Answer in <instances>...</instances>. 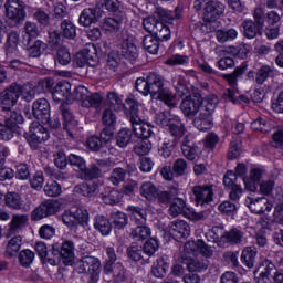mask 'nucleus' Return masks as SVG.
<instances>
[{
    "mask_svg": "<svg viewBox=\"0 0 283 283\" xmlns=\"http://www.w3.org/2000/svg\"><path fill=\"white\" fill-rule=\"evenodd\" d=\"M148 85L150 96L153 98L163 101V103L170 107V109H174L178 106V103H176V94L169 91V88L165 87V77H163L160 74H148Z\"/></svg>",
    "mask_w": 283,
    "mask_h": 283,
    "instance_id": "1",
    "label": "nucleus"
},
{
    "mask_svg": "<svg viewBox=\"0 0 283 283\" xmlns=\"http://www.w3.org/2000/svg\"><path fill=\"white\" fill-rule=\"evenodd\" d=\"M218 107V98H207L198 116L193 117L192 124L199 132L213 129V112Z\"/></svg>",
    "mask_w": 283,
    "mask_h": 283,
    "instance_id": "2",
    "label": "nucleus"
},
{
    "mask_svg": "<svg viewBox=\"0 0 283 283\" xmlns=\"http://www.w3.org/2000/svg\"><path fill=\"white\" fill-rule=\"evenodd\" d=\"M29 147L33 151H38L43 147V143L50 139V133L43 125H33L30 127L29 132L23 134Z\"/></svg>",
    "mask_w": 283,
    "mask_h": 283,
    "instance_id": "3",
    "label": "nucleus"
},
{
    "mask_svg": "<svg viewBox=\"0 0 283 283\" xmlns=\"http://www.w3.org/2000/svg\"><path fill=\"white\" fill-rule=\"evenodd\" d=\"M21 94H23V86L21 84L12 83L8 88L0 93V105L2 109L10 112L11 107L15 106Z\"/></svg>",
    "mask_w": 283,
    "mask_h": 283,
    "instance_id": "4",
    "label": "nucleus"
},
{
    "mask_svg": "<svg viewBox=\"0 0 283 283\" xmlns=\"http://www.w3.org/2000/svg\"><path fill=\"white\" fill-rule=\"evenodd\" d=\"M202 107V97L198 94L186 96L180 103V111L184 116L189 119H193L198 115Z\"/></svg>",
    "mask_w": 283,
    "mask_h": 283,
    "instance_id": "5",
    "label": "nucleus"
},
{
    "mask_svg": "<svg viewBox=\"0 0 283 283\" xmlns=\"http://www.w3.org/2000/svg\"><path fill=\"white\" fill-rule=\"evenodd\" d=\"M191 191L197 207H207L208 205H211L214 195L213 185H197L192 187Z\"/></svg>",
    "mask_w": 283,
    "mask_h": 283,
    "instance_id": "6",
    "label": "nucleus"
},
{
    "mask_svg": "<svg viewBox=\"0 0 283 283\" xmlns=\"http://www.w3.org/2000/svg\"><path fill=\"white\" fill-rule=\"evenodd\" d=\"M182 156L191 163L199 160L202 156V149L193 142L191 134L186 135L180 142Z\"/></svg>",
    "mask_w": 283,
    "mask_h": 283,
    "instance_id": "7",
    "label": "nucleus"
},
{
    "mask_svg": "<svg viewBox=\"0 0 283 283\" xmlns=\"http://www.w3.org/2000/svg\"><path fill=\"white\" fill-rule=\"evenodd\" d=\"M6 17L19 23L25 20V2L23 0H7L4 3Z\"/></svg>",
    "mask_w": 283,
    "mask_h": 283,
    "instance_id": "8",
    "label": "nucleus"
},
{
    "mask_svg": "<svg viewBox=\"0 0 283 283\" xmlns=\"http://www.w3.org/2000/svg\"><path fill=\"white\" fill-rule=\"evenodd\" d=\"M61 209V203L57 202L54 199H49L43 201L40 206H38L32 214V220H43V218H49V216H54L55 213H59V210Z\"/></svg>",
    "mask_w": 283,
    "mask_h": 283,
    "instance_id": "9",
    "label": "nucleus"
},
{
    "mask_svg": "<svg viewBox=\"0 0 283 283\" xmlns=\"http://www.w3.org/2000/svg\"><path fill=\"white\" fill-rule=\"evenodd\" d=\"M76 273L96 275L101 271V261L95 256H83L74 264Z\"/></svg>",
    "mask_w": 283,
    "mask_h": 283,
    "instance_id": "10",
    "label": "nucleus"
},
{
    "mask_svg": "<svg viewBox=\"0 0 283 283\" xmlns=\"http://www.w3.org/2000/svg\"><path fill=\"white\" fill-rule=\"evenodd\" d=\"M59 109L64 118V123H63L64 132H66L70 138H74V129L78 127V122L74 118V115L70 109V105H67V103H62Z\"/></svg>",
    "mask_w": 283,
    "mask_h": 283,
    "instance_id": "11",
    "label": "nucleus"
},
{
    "mask_svg": "<svg viewBox=\"0 0 283 283\" xmlns=\"http://www.w3.org/2000/svg\"><path fill=\"white\" fill-rule=\"evenodd\" d=\"M224 4L220 1H208L203 8V19L211 23L224 14Z\"/></svg>",
    "mask_w": 283,
    "mask_h": 283,
    "instance_id": "12",
    "label": "nucleus"
},
{
    "mask_svg": "<svg viewBox=\"0 0 283 283\" xmlns=\"http://www.w3.org/2000/svg\"><path fill=\"white\" fill-rule=\"evenodd\" d=\"M72 84L66 81L57 82L52 88V98L55 103H65L72 101Z\"/></svg>",
    "mask_w": 283,
    "mask_h": 283,
    "instance_id": "13",
    "label": "nucleus"
},
{
    "mask_svg": "<svg viewBox=\"0 0 283 283\" xmlns=\"http://www.w3.org/2000/svg\"><path fill=\"white\" fill-rule=\"evenodd\" d=\"M50 102L46 98H39L32 104V114L40 123H48L50 116Z\"/></svg>",
    "mask_w": 283,
    "mask_h": 283,
    "instance_id": "14",
    "label": "nucleus"
},
{
    "mask_svg": "<svg viewBox=\"0 0 283 283\" xmlns=\"http://www.w3.org/2000/svg\"><path fill=\"white\" fill-rule=\"evenodd\" d=\"M245 206L250 209L252 213L262 214L264 211H271V205H269V199L261 197V198H253L247 197L245 198Z\"/></svg>",
    "mask_w": 283,
    "mask_h": 283,
    "instance_id": "15",
    "label": "nucleus"
},
{
    "mask_svg": "<svg viewBox=\"0 0 283 283\" xmlns=\"http://www.w3.org/2000/svg\"><path fill=\"white\" fill-rule=\"evenodd\" d=\"M19 43H21V35L19 31L9 32L4 44L6 54L9 59H14V56H19Z\"/></svg>",
    "mask_w": 283,
    "mask_h": 283,
    "instance_id": "16",
    "label": "nucleus"
},
{
    "mask_svg": "<svg viewBox=\"0 0 283 283\" xmlns=\"http://www.w3.org/2000/svg\"><path fill=\"white\" fill-rule=\"evenodd\" d=\"M101 19V10L96 8L84 9L78 18V24L83 28H90L94 23H98Z\"/></svg>",
    "mask_w": 283,
    "mask_h": 283,
    "instance_id": "17",
    "label": "nucleus"
},
{
    "mask_svg": "<svg viewBox=\"0 0 283 283\" xmlns=\"http://www.w3.org/2000/svg\"><path fill=\"white\" fill-rule=\"evenodd\" d=\"M191 228L189 227V223L184 220H177L170 224V235H172L177 242L185 238H189Z\"/></svg>",
    "mask_w": 283,
    "mask_h": 283,
    "instance_id": "18",
    "label": "nucleus"
},
{
    "mask_svg": "<svg viewBox=\"0 0 283 283\" xmlns=\"http://www.w3.org/2000/svg\"><path fill=\"white\" fill-rule=\"evenodd\" d=\"M259 266L260 269H263L261 271V273L259 274V276L254 277V281L256 283H260V282H271V275H275L276 272V268H275V264L272 263L271 260L269 259H262L260 262H259Z\"/></svg>",
    "mask_w": 283,
    "mask_h": 283,
    "instance_id": "19",
    "label": "nucleus"
},
{
    "mask_svg": "<svg viewBox=\"0 0 283 283\" xmlns=\"http://www.w3.org/2000/svg\"><path fill=\"white\" fill-rule=\"evenodd\" d=\"M122 56L130 63L138 59V46H136L134 38H127L122 42Z\"/></svg>",
    "mask_w": 283,
    "mask_h": 283,
    "instance_id": "20",
    "label": "nucleus"
},
{
    "mask_svg": "<svg viewBox=\"0 0 283 283\" xmlns=\"http://www.w3.org/2000/svg\"><path fill=\"white\" fill-rule=\"evenodd\" d=\"M273 67L269 65H263L259 70H256L255 73H253V71H250L248 73V78H253L256 85H264V82L273 77Z\"/></svg>",
    "mask_w": 283,
    "mask_h": 283,
    "instance_id": "21",
    "label": "nucleus"
},
{
    "mask_svg": "<svg viewBox=\"0 0 283 283\" xmlns=\"http://www.w3.org/2000/svg\"><path fill=\"white\" fill-rule=\"evenodd\" d=\"M181 262L182 264H186L187 270L190 273H200L202 271H207L209 268V261L207 260H193L191 256H185V254H181Z\"/></svg>",
    "mask_w": 283,
    "mask_h": 283,
    "instance_id": "22",
    "label": "nucleus"
},
{
    "mask_svg": "<svg viewBox=\"0 0 283 283\" xmlns=\"http://www.w3.org/2000/svg\"><path fill=\"white\" fill-rule=\"evenodd\" d=\"M28 220H30L28 214H12L8 228V235H17L28 224Z\"/></svg>",
    "mask_w": 283,
    "mask_h": 283,
    "instance_id": "23",
    "label": "nucleus"
},
{
    "mask_svg": "<svg viewBox=\"0 0 283 283\" xmlns=\"http://www.w3.org/2000/svg\"><path fill=\"white\" fill-rule=\"evenodd\" d=\"M130 125L135 136H137V138H142V140H148V138H151L154 135V126L143 122V119Z\"/></svg>",
    "mask_w": 283,
    "mask_h": 283,
    "instance_id": "24",
    "label": "nucleus"
},
{
    "mask_svg": "<svg viewBox=\"0 0 283 283\" xmlns=\"http://www.w3.org/2000/svg\"><path fill=\"white\" fill-rule=\"evenodd\" d=\"M75 245L72 241L66 240L60 247L61 260L65 266H70L74 262Z\"/></svg>",
    "mask_w": 283,
    "mask_h": 283,
    "instance_id": "25",
    "label": "nucleus"
},
{
    "mask_svg": "<svg viewBox=\"0 0 283 283\" xmlns=\"http://www.w3.org/2000/svg\"><path fill=\"white\" fill-rule=\"evenodd\" d=\"M169 271V259L167 256H159L156 262H154L151 266V275L154 277L163 279L165 275H167V272Z\"/></svg>",
    "mask_w": 283,
    "mask_h": 283,
    "instance_id": "26",
    "label": "nucleus"
},
{
    "mask_svg": "<svg viewBox=\"0 0 283 283\" xmlns=\"http://www.w3.org/2000/svg\"><path fill=\"white\" fill-rule=\"evenodd\" d=\"M258 258V248L251 245L245 247L241 253V262L248 269H253L255 266V260Z\"/></svg>",
    "mask_w": 283,
    "mask_h": 283,
    "instance_id": "27",
    "label": "nucleus"
},
{
    "mask_svg": "<svg viewBox=\"0 0 283 283\" xmlns=\"http://www.w3.org/2000/svg\"><path fill=\"white\" fill-rule=\"evenodd\" d=\"M221 240L228 242V244H242L244 241V232L238 228H232L221 235Z\"/></svg>",
    "mask_w": 283,
    "mask_h": 283,
    "instance_id": "28",
    "label": "nucleus"
},
{
    "mask_svg": "<svg viewBox=\"0 0 283 283\" xmlns=\"http://www.w3.org/2000/svg\"><path fill=\"white\" fill-rule=\"evenodd\" d=\"M98 185L96 184L83 182L74 187V192L81 193V196H84L85 198H94L98 196Z\"/></svg>",
    "mask_w": 283,
    "mask_h": 283,
    "instance_id": "29",
    "label": "nucleus"
},
{
    "mask_svg": "<svg viewBox=\"0 0 283 283\" xmlns=\"http://www.w3.org/2000/svg\"><path fill=\"white\" fill-rule=\"evenodd\" d=\"M60 33L64 39H69V41H74L76 39V25L72 20L64 19L60 23Z\"/></svg>",
    "mask_w": 283,
    "mask_h": 283,
    "instance_id": "30",
    "label": "nucleus"
},
{
    "mask_svg": "<svg viewBox=\"0 0 283 283\" xmlns=\"http://www.w3.org/2000/svg\"><path fill=\"white\" fill-rule=\"evenodd\" d=\"M4 205L13 211L23 209V200L21 199V195H19V192H7L4 195Z\"/></svg>",
    "mask_w": 283,
    "mask_h": 283,
    "instance_id": "31",
    "label": "nucleus"
},
{
    "mask_svg": "<svg viewBox=\"0 0 283 283\" xmlns=\"http://www.w3.org/2000/svg\"><path fill=\"white\" fill-rule=\"evenodd\" d=\"M133 136H134V132H132V129L122 128L115 137L117 147H119L120 149H125V147H127L128 145H132Z\"/></svg>",
    "mask_w": 283,
    "mask_h": 283,
    "instance_id": "32",
    "label": "nucleus"
},
{
    "mask_svg": "<svg viewBox=\"0 0 283 283\" xmlns=\"http://www.w3.org/2000/svg\"><path fill=\"white\" fill-rule=\"evenodd\" d=\"M241 27L243 28V36L245 39H255L258 34L262 35V29L253 20H244Z\"/></svg>",
    "mask_w": 283,
    "mask_h": 283,
    "instance_id": "33",
    "label": "nucleus"
},
{
    "mask_svg": "<svg viewBox=\"0 0 283 283\" xmlns=\"http://www.w3.org/2000/svg\"><path fill=\"white\" fill-rule=\"evenodd\" d=\"M94 229L99 231L102 235H109L112 233V222L107 217L98 214L95 217Z\"/></svg>",
    "mask_w": 283,
    "mask_h": 283,
    "instance_id": "34",
    "label": "nucleus"
},
{
    "mask_svg": "<svg viewBox=\"0 0 283 283\" xmlns=\"http://www.w3.org/2000/svg\"><path fill=\"white\" fill-rule=\"evenodd\" d=\"M178 196V188L170 187L168 190H157L156 199L159 205H169Z\"/></svg>",
    "mask_w": 283,
    "mask_h": 283,
    "instance_id": "35",
    "label": "nucleus"
},
{
    "mask_svg": "<svg viewBox=\"0 0 283 283\" xmlns=\"http://www.w3.org/2000/svg\"><path fill=\"white\" fill-rule=\"evenodd\" d=\"M223 98L226 101H229L230 103H233V105H242V103L249 104L250 99L245 95H240V93L228 88L223 93Z\"/></svg>",
    "mask_w": 283,
    "mask_h": 283,
    "instance_id": "36",
    "label": "nucleus"
},
{
    "mask_svg": "<svg viewBox=\"0 0 283 283\" xmlns=\"http://www.w3.org/2000/svg\"><path fill=\"white\" fill-rule=\"evenodd\" d=\"M151 235V229L145 224H137L130 232V238L140 242V240H148Z\"/></svg>",
    "mask_w": 283,
    "mask_h": 283,
    "instance_id": "37",
    "label": "nucleus"
},
{
    "mask_svg": "<svg viewBox=\"0 0 283 283\" xmlns=\"http://www.w3.org/2000/svg\"><path fill=\"white\" fill-rule=\"evenodd\" d=\"M143 46L149 54H158V50L160 48V40L153 35H146L143 39Z\"/></svg>",
    "mask_w": 283,
    "mask_h": 283,
    "instance_id": "38",
    "label": "nucleus"
},
{
    "mask_svg": "<svg viewBox=\"0 0 283 283\" xmlns=\"http://www.w3.org/2000/svg\"><path fill=\"white\" fill-rule=\"evenodd\" d=\"M140 196L143 198H146V200H156V196H158V188L151 182V181H146L140 186L139 189Z\"/></svg>",
    "mask_w": 283,
    "mask_h": 283,
    "instance_id": "39",
    "label": "nucleus"
},
{
    "mask_svg": "<svg viewBox=\"0 0 283 283\" xmlns=\"http://www.w3.org/2000/svg\"><path fill=\"white\" fill-rule=\"evenodd\" d=\"M216 39L219 43H227L228 41H235L238 39V30L221 29L216 32Z\"/></svg>",
    "mask_w": 283,
    "mask_h": 283,
    "instance_id": "40",
    "label": "nucleus"
},
{
    "mask_svg": "<svg viewBox=\"0 0 283 283\" xmlns=\"http://www.w3.org/2000/svg\"><path fill=\"white\" fill-rule=\"evenodd\" d=\"M111 273H113L114 283H125L128 280L127 270L122 263H115Z\"/></svg>",
    "mask_w": 283,
    "mask_h": 283,
    "instance_id": "41",
    "label": "nucleus"
},
{
    "mask_svg": "<svg viewBox=\"0 0 283 283\" xmlns=\"http://www.w3.org/2000/svg\"><path fill=\"white\" fill-rule=\"evenodd\" d=\"M41 34V30L39 29V24L36 22L27 21L24 23V36L28 39V43L30 41H34V39H39Z\"/></svg>",
    "mask_w": 283,
    "mask_h": 283,
    "instance_id": "42",
    "label": "nucleus"
},
{
    "mask_svg": "<svg viewBox=\"0 0 283 283\" xmlns=\"http://www.w3.org/2000/svg\"><path fill=\"white\" fill-rule=\"evenodd\" d=\"M125 178H127V169L117 167L112 170L108 181L112 182L114 187H118L120 182H125Z\"/></svg>",
    "mask_w": 283,
    "mask_h": 283,
    "instance_id": "43",
    "label": "nucleus"
},
{
    "mask_svg": "<svg viewBox=\"0 0 283 283\" xmlns=\"http://www.w3.org/2000/svg\"><path fill=\"white\" fill-rule=\"evenodd\" d=\"M128 211H130L132 218L136 224H145L147 222V210L140 207L129 206Z\"/></svg>",
    "mask_w": 283,
    "mask_h": 283,
    "instance_id": "44",
    "label": "nucleus"
},
{
    "mask_svg": "<svg viewBox=\"0 0 283 283\" xmlns=\"http://www.w3.org/2000/svg\"><path fill=\"white\" fill-rule=\"evenodd\" d=\"M111 220L115 229H125L126 224L129 222V218L125 212L116 211L111 213Z\"/></svg>",
    "mask_w": 283,
    "mask_h": 283,
    "instance_id": "45",
    "label": "nucleus"
},
{
    "mask_svg": "<svg viewBox=\"0 0 283 283\" xmlns=\"http://www.w3.org/2000/svg\"><path fill=\"white\" fill-rule=\"evenodd\" d=\"M126 105L128 106L129 109V115H128V119L129 123H140V116L139 111H138V101L133 99V98H127L126 99Z\"/></svg>",
    "mask_w": 283,
    "mask_h": 283,
    "instance_id": "46",
    "label": "nucleus"
},
{
    "mask_svg": "<svg viewBox=\"0 0 283 283\" xmlns=\"http://www.w3.org/2000/svg\"><path fill=\"white\" fill-rule=\"evenodd\" d=\"M106 103L111 109H115V112H118L125 107V104H123V97H120L116 92L107 93Z\"/></svg>",
    "mask_w": 283,
    "mask_h": 283,
    "instance_id": "47",
    "label": "nucleus"
},
{
    "mask_svg": "<svg viewBox=\"0 0 283 283\" xmlns=\"http://www.w3.org/2000/svg\"><path fill=\"white\" fill-rule=\"evenodd\" d=\"M168 132L170 136L175 138V140H180V138L182 140V138L188 135L185 124H176L174 122L171 123V125H169Z\"/></svg>",
    "mask_w": 283,
    "mask_h": 283,
    "instance_id": "48",
    "label": "nucleus"
},
{
    "mask_svg": "<svg viewBox=\"0 0 283 283\" xmlns=\"http://www.w3.org/2000/svg\"><path fill=\"white\" fill-rule=\"evenodd\" d=\"M123 25V18H105L102 28L106 32H118Z\"/></svg>",
    "mask_w": 283,
    "mask_h": 283,
    "instance_id": "49",
    "label": "nucleus"
},
{
    "mask_svg": "<svg viewBox=\"0 0 283 283\" xmlns=\"http://www.w3.org/2000/svg\"><path fill=\"white\" fill-rule=\"evenodd\" d=\"M84 180H96L103 176V170L96 164H91L90 167L85 166V170H82Z\"/></svg>",
    "mask_w": 283,
    "mask_h": 283,
    "instance_id": "50",
    "label": "nucleus"
},
{
    "mask_svg": "<svg viewBox=\"0 0 283 283\" xmlns=\"http://www.w3.org/2000/svg\"><path fill=\"white\" fill-rule=\"evenodd\" d=\"M21 244H23V239L21 235H15L11 238L7 244V253L10 255V258H13V255H17L21 249Z\"/></svg>",
    "mask_w": 283,
    "mask_h": 283,
    "instance_id": "51",
    "label": "nucleus"
},
{
    "mask_svg": "<svg viewBox=\"0 0 283 283\" xmlns=\"http://www.w3.org/2000/svg\"><path fill=\"white\" fill-rule=\"evenodd\" d=\"M153 35L159 41H169L171 39V29H169L167 23L161 22L160 24H157V30Z\"/></svg>",
    "mask_w": 283,
    "mask_h": 283,
    "instance_id": "52",
    "label": "nucleus"
},
{
    "mask_svg": "<svg viewBox=\"0 0 283 283\" xmlns=\"http://www.w3.org/2000/svg\"><path fill=\"white\" fill-rule=\"evenodd\" d=\"M187 207V203L184 201L182 198L175 197L172 199V203L169 208V213L172 216V218H178L182 211H185V208Z\"/></svg>",
    "mask_w": 283,
    "mask_h": 283,
    "instance_id": "53",
    "label": "nucleus"
},
{
    "mask_svg": "<svg viewBox=\"0 0 283 283\" xmlns=\"http://www.w3.org/2000/svg\"><path fill=\"white\" fill-rule=\"evenodd\" d=\"M106 255L107 260L104 265V273L105 275H109L112 274V268L114 266V264H116L115 262L116 260H118V258L116 256V251L112 247L106 248Z\"/></svg>",
    "mask_w": 283,
    "mask_h": 283,
    "instance_id": "54",
    "label": "nucleus"
},
{
    "mask_svg": "<svg viewBox=\"0 0 283 283\" xmlns=\"http://www.w3.org/2000/svg\"><path fill=\"white\" fill-rule=\"evenodd\" d=\"M55 63L60 65H70L72 63V54H70V50L65 46H61L57 49Z\"/></svg>",
    "mask_w": 283,
    "mask_h": 283,
    "instance_id": "55",
    "label": "nucleus"
},
{
    "mask_svg": "<svg viewBox=\"0 0 283 283\" xmlns=\"http://www.w3.org/2000/svg\"><path fill=\"white\" fill-rule=\"evenodd\" d=\"M84 54H86V63L88 67H96L98 65V55H96V48L94 44L85 48Z\"/></svg>",
    "mask_w": 283,
    "mask_h": 283,
    "instance_id": "56",
    "label": "nucleus"
},
{
    "mask_svg": "<svg viewBox=\"0 0 283 283\" xmlns=\"http://www.w3.org/2000/svg\"><path fill=\"white\" fill-rule=\"evenodd\" d=\"M90 96V90L85 86H77L71 94V101H81L82 107L85 105V101Z\"/></svg>",
    "mask_w": 283,
    "mask_h": 283,
    "instance_id": "57",
    "label": "nucleus"
},
{
    "mask_svg": "<svg viewBox=\"0 0 283 283\" xmlns=\"http://www.w3.org/2000/svg\"><path fill=\"white\" fill-rule=\"evenodd\" d=\"M231 54L233 56H237V59H247L249 56V53L251 52V45L241 43L238 46H232L230 50Z\"/></svg>",
    "mask_w": 283,
    "mask_h": 283,
    "instance_id": "58",
    "label": "nucleus"
},
{
    "mask_svg": "<svg viewBox=\"0 0 283 283\" xmlns=\"http://www.w3.org/2000/svg\"><path fill=\"white\" fill-rule=\"evenodd\" d=\"M135 90L143 94V96H149V75L147 77H138L135 82Z\"/></svg>",
    "mask_w": 283,
    "mask_h": 283,
    "instance_id": "59",
    "label": "nucleus"
},
{
    "mask_svg": "<svg viewBox=\"0 0 283 283\" xmlns=\"http://www.w3.org/2000/svg\"><path fill=\"white\" fill-rule=\"evenodd\" d=\"M18 260L21 266H24V269H28V266H30V264L34 262V252L28 249L22 250L18 255Z\"/></svg>",
    "mask_w": 283,
    "mask_h": 283,
    "instance_id": "60",
    "label": "nucleus"
},
{
    "mask_svg": "<svg viewBox=\"0 0 283 283\" xmlns=\"http://www.w3.org/2000/svg\"><path fill=\"white\" fill-rule=\"evenodd\" d=\"M44 193L49 198H59V195L62 193L61 185L56 181H50L44 186Z\"/></svg>",
    "mask_w": 283,
    "mask_h": 283,
    "instance_id": "61",
    "label": "nucleus"
},
{
    "mask_svg": "<svg viewBox=\"0 0 283 283\" xmlns=\"http://www.w3.org/2000/svg\"><path fill=\"white\" fill-rule=\"evenodd\" d=\"M158 249H160V243H158V239L156 238L148 239L143 248L144 253L148 255V258H151V255H154Z\"/></svg>",
    "mask_w": 283,
    "mask_h": 283,
    "instance_id": "62",
    "label": "nucleus"
},
{
    "mask_svg": "<svg viewBox=\"0 0 283 283\" xmlns=\"http://www.w3.org/2000/svg\"><path fill=\"white\" fill-rule=\"evenodd\" d=\"M143 247L137 245V244H132L130 247L127 248V255L129 260H133V262H140L143 259Z\"/></svg>",
    "mask_w": 283,
    "mask_h": 283,
    "instance_id": "63",
    "label": "nucleus"
},
{
    "mask_svg": "<svg viewBox=\"0 0 283 283\" xmlns=\"http://www.w3.org/2000/svg\"><path fill=\"white\" fill-rule=\"evenodd\" d=\"M102 123L105 127H114V125H116V114L112 108H105L103 111Z\"/></svg>",
    "mask_w": 283,
    "mask_h": 283,
    "instance_id": "64",
    "label": "nucleus"
}]
</instances>
